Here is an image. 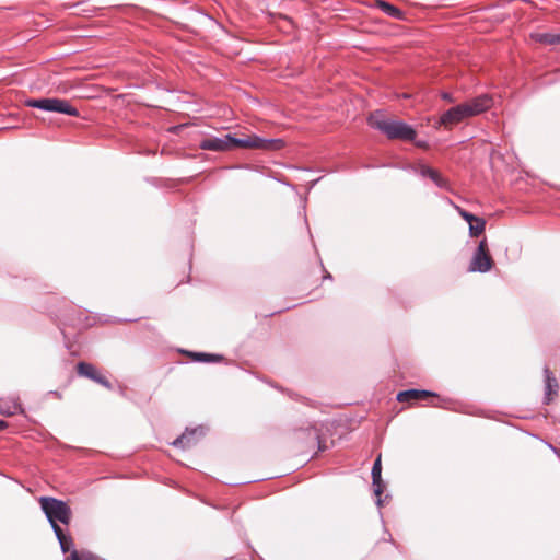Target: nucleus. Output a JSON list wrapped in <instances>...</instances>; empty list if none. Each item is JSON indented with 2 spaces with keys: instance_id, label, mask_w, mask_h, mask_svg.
Wrapping results in <instances>:
<instances>
[{
  "instance_id": "20",
  "label": "nucleus",
  "mask_w": 560,
  "mask_h": 560,
  "mask_svg": "<svg viewBox=\"0 0 560 560\" xmlns=\"http://www.w3.org/2000/svg\"><path fill=\"white\" fill-rule=\"evenodd\" d=\"M486 221L479 217L469 223V233L471 236H478L485 232Z\"/></svg>"
},
{
  "instance_id": "17",
  "label": "nucleus",
  "mask_w": 560,
  "mask_h": 560,
  "mask_svg": "<svg viewBox=\"0 0 560 560\" xmlns=\"http://www.w3.org/2000/svg\"><path fill=\"white\" fill-rule=\"evenodd\" d=\"M54 532L59 540L61 550L63 552H69L73 546L72 538L70 536L66 535L59 525H55Z\"/></svg>"
},
{
  "instance_id": "3",
  "label": "nucleus",
  "mask_w": 560,
  "mask_h": 560,
  "mask_svg": "<svg viewBox=\"0 0 560 560\" xmlns=\"http://www.w3.org/2000/svg\"><path fill=\"white\" fill-rule=\"evenodd\" d=\"M40 506L49 520L52 528L57 522L68 524L71 518V510L66 502L50 497H43L39 500Z\"/></svg>"
},
{
  "instance_id": "11",
  "label": "nucleus",
  "mask_w": 560,
  "mask_h": 560,
  "mask_svg": "<svg viewBox=\"0 0 560 560\" xmlns=\"http://www.w3.org/2000/svg\"><path fill=\"white\" fill-rule=\"evenodd\" d=\"M545 375H546V397L545 402L549 404L553 400V398L558 395L559 390V384L552 372L546 368L545 369Z\"/></svg>"
},
{
  "instance_id": "14",
  "label": "nucleus",
  "mask_w": 560,
  "mask_h": 560,
  "mask_svg": "<svg viewBox=\"0 0 560 560\" xmlns=\"http://www.w3.org/2000/svg\"><path fill=\"white\" fill-rule=\"evenodd\" d=\"M532 38L546 45H560V33H534L532 34Z\"/></svg>"
},
{
  "instance_id": "2",
  "label": "nucleus",
  "mask_w": 560,
  "mask_h": 560,
  "mask_svg": "<svg viewBox=\"0 0 560 560\" xmlns=\"http://www.w3.org/2000/svg\"><path fill=\"white\" fill-rule=\"evenodd\" d=\"M284 147L281 139H264L256 135L231 136V148L259 149L277 151Z\"/></svg>"
},
{
  "instance_id": "21",
  "label": "nucleus",
  "mask_w": 560,
  "mask_h": 560,
  "mask_svg": "<svg viewBox=\"0 0 560 560\" xmlns=\"http://www.w3.org/2000/svg\"><path fill=\"white\" fill-rule=\"evenodd\" d=\"M66 560H101L98 557L89 551L72 550Z\"/></svg>"
},
{
  "instance_id": "16",
  "label": "nucleus",
  "mask_w": 560,
  "mask_h": 560,
  "mask_svg": "<svg viewBox=\"0 0 560 560\" xmlns=\"http://www.w3.org/2000/svg\"><path fill=\"white\" fill-rule=\"evenodd\" d=\"M375 7L378 8L380 10H382L385 14L392 16V18H395V19H401L402 18V12L394 7L393 4L386 2V1H383V0H376L375 1Z\"/></svg>"
},
{
  "instance_id": "8",
  "label": "nucleus",
  "mask_w": 560,
  "mask_h": 560,
  "mask_svg": "<svg viewBox=\"0 0 560 560\" xmlns=\"http://www.w3.org/2000/svg\"><path fill=\"white\" fill-rule=\"evenodd\" d=\"M492 104V97L487 94L479 95L463 103L468 117H472L488 110L491 108Z\"/></svg>"
},
{
  "instance_id": "24",
  "label": "nucleus",
  "mask_w": 560,
  "mask_h": 560,
  "mask_svg": "<svg viewBox=\"0 0 560 560\" xmlns=\"http://www.w3.org/2000/svg\"><path fill=\"white\" fill-rule=\"evenodd\" d=\"M7 427V423L2 420H0V431L3 430Z\"/></svg>"
},
{
  "instance_id": "9",
  "label": "nucleus",
  "mask_w": 560,
  "mask_h": 560,
  "mask_svg": "<svg viewBox=\"0 0 560 560\" xmlns=\"http://www.w3.org/2000/svg\"><path fill=\"white\" fill-rule=\"evenodd\" d=\"M200 148L209 151H226L231 148V135H225L223 138H207L200 142Z\"/></svg>"
},
{
  "instance_id": "18",
  "label": "nucleus",
  "mask_w": 560,
  "mask_h": 560,
  "mask_svg": "<svg viewBox=\"0 0 560 560\" xmlns=\"http://www.w3.org/2000/svg\"><path fill=\"white\" fill-rule=\"evenodd\" d=\"M187 354L194 360L198 362H219L223 358L218 354H209L203 352H187Z\"/></svg>"
},
{
  "instance_id": "12",
  "label": "nucleus",
  "mask_w": 560,
  "mask_h": 560,
  "mask_svg": "<svg viewBox=\"0 0 560 560\" xmlns=\"http://www.w3.org/2000/svg\"><path fill=\"white\" fill-rule=\"evenodd\" d=\"M294 439L298 442H304V440H306L312 446H314L315 443H319L318 432L314 428L296 430L294 432Z\"/></svg>"
},
{
  "instance_id": "13",
  "label": "nucleus",
  "mask_w": 560,
  "mask_h": 560,
  "mask_svg": "<svg viewBox=\"0 0 560 560\" xmlns=\"http://www.w3.org/2000/svg\"><path fill=\"white\" fill-rule=\"evenodd\" d=\"M381 472H382V464H381V455H378V457L376 458V460L374 462V465L372 467V479H373V485L375 486L374 492L376 495H381L383 492Z\"/></svg>"
},
{
  "instance_id": "6",
  "label": "nucleus",
  "mask_w": 560,
  "mask_h": 560,
  "mask_svg": "<svg viewBox=\"0 0 560 560\" xmlns=\"http://www.w3.org/2000/svg\"><path fill=\"white\" fill-rule=\"evenodd\" d=\"M77 373L81 377H86L102 386H104L107 389H112V383L108 381V378L103 375L95 365L81 361L77 364Z\"/></svg>"
},
{
  "instance_id": "15",
  "label": "nucleus",
  "mask_w": 560,
  "mask_h": 560,
  "mask_svg": "<svg viewBox=\"0 0 560 560\" xmlns=\"http://www.w3.org/2000/svg\"><path fill=\"white\" fill-rule=\"evenodd\" d=\"M420 173L422 176L432 179L440 187H443L446 184V180L443 178V176L434 168L423 165L420 167Z\"/></svg>"
},
{
  "instance_id": "23",
  "label": "nucleus",
  "mask_w": 560,
  "mask_h": 560,
  "mask_svg": "<svg viewBox=\"0 0 560 560\" xmlns=\"http://www.w3.org/2000/svg\"><path fill=\"white\" fill-rule=\"evenodd\" d=\"M442 98L448 103H454L455 100L453 98L452 94L451 93H447V92H443L441 94Z\"/></svg>"
},
{
  "instance_id": "1",
  "label": "nucleus",
  "mask_w": 560,
  "mask_h": 560,
  "mask_svg": "<svg viewBox=\"0 0 560 560\" xmlns=\"http://www.w3.org/2000/svg\"><path fill=\"white\" fill-rule=\"evenodd\" d=\"M368 122L372 128L383 132L388 139H399L405 141L415 140L417 132L407 124L388 118L385 113L375 110L370 114Z\"/></svg>"
},
{
  "instance_id": "7",
  "label": "nucleus",
  "mask_w": 560,
  "mask_h": 560,
  "mask_svg": "<svg viewBox=\"0 0 560 560\" xmlns=\"http://www.w3.org/2000/svg\"><path fill=\"white\" fill-rule=\"evenodd\" d=\"M466 118H468L466 109L463 104H459L446 110L436 121V127L452 129L455 125L459 124Z\"/></svg>"
},
{
  "instance_id": "4",
  "label": "nucleus",
  "mask_w": 560,
  "mask_h": 560,
  "mask_svg": "<svg viewBox=\"0 0 560 560\" xmlns=\"http://www.w3.org/2000/svg\"><path fill=\"white\" fill-rule=\"evenodd\" d=\"M26 106L39 108L47 112H56L66 114L69 116L78 117L79 112L75 107H73L69 101L61 98H38V100H27L25 102Z\"/></svg>"
},
{
  "instance_id": "19",
  "label": "nucleus",
  "mask_w": 560,
  "mask_h": 560,
  "mask_svg": "<svg viewBox=\"0 0 560 560\" xmlns=\"http://www.w3.org/2000/svg\"><path fill=\"white\" fill-rule=\"evenodd\" d=\"M195 444V432L184 433L177 438L174 442V446L190 447Z\"/></svg>"
},
{
  "instance_id": "5",
  "label": "nucleus",
  "mask_w": 560,
  "mask_h": 560,
  "mask_svg": "<svg viewBox=\"0 0 560 560\" xmlns=\"http://www.w3.org/2000/svg\"><path fill=\"white\" fill-rule=\"evenodd\" d=\"M493 267V259L489 253L487 240L480 241L474 257L470 261L468 270L470 272H487Z\"/></svg>"
},
{
  "instance_id": "22",
  "label": "nucleus",
  "mask_w": 560,
  "mask_h": 560,
  "mask_svg": "<svg viewBox=\"0 0 560 560\" xmlns=\"http://www.w3.org/2000/svg\"><path fill=\"white\" fill-rule=\"evenodd\" d=\"M459 214L460 217L468 222V224L471 222V221H475L476 220V215L465 211V210H459Z\"/></svg>"
},
{
  "instance_id": "10",
  "label": "nucleus",
  "mask_w": 560,
  "mask_h": 560,
  "mask_svg": "<svg viewBox=\"0 0 560 560\" xmlns=\"http://www.w3.org/2000/svg\"><path fill=\"white\" fill-rule=\"evenodd\" d=\"M432 397H436V394L424 389H408L397 394V400L399 402H411L413 400H424Z\"/></svg>"
}]
</instances>
